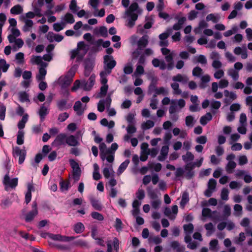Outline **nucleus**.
Masks as SVG:
<instances>
[{
  "mask_svg": "<svg viewBox=\"0 0 252 252\" xmlns=\"http://www.w3.org/2000/svg\"><path fill=\"white\" fill-rule=\"evenodd\" d=\"M24 132L23 130H19L17 135L16 143L18 145H22L24 142Z\"/></svg>",
  "mask_w": 252,
  "mask_h": 252,
  "instance_id": "864d4df0",
  "label": "nucleus"
},
{
  "mask_svg": "<svg viewBox=\"0 0 252 252\" xmlns=\"http://www.w3.org/2000/svg\"><path fill=\"white\" fill-rule=\"evenodd\" d=\"M227 75L232 78L234 81H237L239 79V74L238 70L233 68H229L227 70Z\"/></svg>",
  "mask_w": 252,
  "mask_h": 252,
  "instance_id": "7c9ffc66",
  "label": "nucleus"
},
{
  "mask_svg": "<svg viewBox=\"0 0 252 252\" xmlns=\"http://www.w3.org/2000/svg\"><path fill=\"white\" fill-rule=\"evenodd\" d=\"M120 243V242L117 237L114 238L112 242L110 240L107 241V252H112V251H113L112 245L113 246L114 249L116 251V252H119ZM100 252H105L101 251Z\"/></svg>",
  "mask_w": 252,
  "mask_h": 252,
  "instance_id": "4468645a",
  "label": "nucleus"
},
{
  "mask_svg": "<svg viewBox=\"0 0 252 252\" xmlns=\"http://www.w3.org/2000/svg\"><path fill=\"white\" fill-rule=\"evenodd\" d=\"M95 75L92 74L87 81L85 80L81 81V88L87 91L91 90L95 83Z\"/></svg>",
  "mask_w": 252,
  "mask_h": 252,
  "instance_id": "1a4fd4ad",
  "label": "nucleus"
},
{
  "mask_svg": "<svg viewBox=\"0 0 252 252\" xmlns=\"http://www.w3.org/2000/svg\"><path fill=\"white\" fill-rule=\"evenodd\" d=\"M129 163V160L128 159H126L125 161L122 162L119 166V168L118 169V174H121L127 168Z\"/></svg>",
  "mask_w": 252,
  "mask_h": 252,
  "instance_id": "8fccbe9b",
  "label": "nucleus"
},
{
  "mask_svg": "<svg viewBox=\"0 0 252 252\" xmlns=\"http://www.w3.org/2000/svg\"><path fill=\"white\" fill-rule=\"evenodd\" d=\"M22 20L25 23V25L22 28L23 31L24 32H29L33 25L32 21L30 19H25Z\"/></svg>",
  "mask_w": 252,
  "mask_h": 252,
  "instance_id": "473e14b6",
  "label": "nucleus"
},
{
  "mask_svg": "<svg viewBox=\"0 0 252 252\" xmlns=\"http://www.w3.org/2000/svg\"><path fill=\"white\" fill-rule=\"evenodd\" d=\"M16 63L19 64H23L24 63V54L22 52L18 53L15 55Z\"/></svg>",
  "mask_w": 252,
  "mask_h": 252,
  "instance_id": "e2e57ef3",
  "label": "nucleus"
},
{
  "mask_svg": "<svg viewBox=\"0 0 252 252\" xmlns=\"http://www.w3.org/2000/svg\"><path fill=\"white\" fill-rule=\"evenodd\" d=\"M210 81V76L208 74H205L201 77V82L199 87L201 88H205L207 86V83Z\"/></svg>",
  "mask_w": 252,
  "mask_h": 252,
  "instance_id": "c03bdc74",
  "label": "nucleus"
},
{
  "mask_svg": "<svg viewBox=\"0 0 252 252\" xmlns=\"http://www.w3.org/2000/svg\"><path fill=\"white\" fill-rule=\"evenodd\" d=\"M185 234H191L193 231L194 226L192 223L185 224L183 226Z\"/></svg>",
  "mask_w": 252,
  "mask_h": 252,
  "instance_id": "bf43d9fd",
  "label": "nucleus"
},
{
  "mask_svg": "<svg viewBox=\"0 0 252 252\" xmlns=\"http://www.w3.org/2000/svg\"><path fill=\"white\" fill-rule=\"evenodd\" d=\"M162 54L165 56V59L168 63L167 65L163 60H159L154 58L152 62L153 65L155 67H159L161 70H165L167 68L171 70L173 67V53H170V51L166 48H162L161 49Z\"/></svg>",
  "mask_w": 252,
  "mask_h": 252,
  "instance_id": "f257e3e1",
  "label": "nucleus"
},
{
  "mask_svg": "<svg viewBox=\"0 0 252 252\" xmlns=\"http://www.w3.org/2000/svg\"><path fill=\"white\" fill-rule=\"evenodd\" d=\"M111 98L110 95H108L105 99H101L97 104V110L102 112L104 111L105 107L109 108L111 103Z\"/></svg>",
  "mask_w": 252,
  "mask_h": 252,
  "instance_id": "f8f14e48",
  "label": "nucleus"
},
{
  "mask_svg": "<svg viewBox=\"0 0 252 252\" xmlns=\"http://www.w3.org/2000/svg\"><path fill=\"white\" fill-rule=\"evenodd\" d=\"M205 229L207 230V236H210L214 231V227L212 223L210 222L205 224L204 225Z\"/></svg>",
  "mask_w": 252,
  "mask_h": 252,
  "instance_id": "338daca9",
  "label": "nucleus"
},
{
  "mask_svg": "<svg viewBox=\"0 0 252 252\" xmlns=\"http://www.w3.org/2000/svg\"><path fill=\"white\" fill-rule=\"evenodd\" d=\"M212 119V116L210 112L207 113L205 115L202 116L200 119V124L203 125H206L208 122L211 121Z\"/></svg>",
  "mask_w": 252,
  "mask_h": 252,
  "instance_id": "4c0bfd02",
  "label": "nucleus"
},
{
  "mask_svg": "<svg viewBox=\"0 0 252 252\" xmlns=\"http://www.w3.org/2000/svg\"><path fill=\"white\" fill-rule=\"evenodd\" d=\"M57 105L58 109L61 111L68 109L71 107L70 104H67L66 100L63 99L59 100L57 102Z\"/></svg>",
  "mask_w": 252,
  "mask_h": 252,
  "instance_id": "a878e982",
  "label": "nucleus"
},
{
  "mask_svg": "<svg viewBox=\"0 0 252 252\" xmlns=\"http://www.w3.org/2000/svg\"><path fill=\"white\" fill-rule=\"evenodd\" d=\"M99 148L100 150V157H103V155L104 154L111 153V150L107 148L106 145L104 143H101L99 145Z\"/></svg>",
  "mask_w": 252,
  "mask_h": 252,
  "instance_id": "37998d69",
  "label": "nucleus"
},
{
  "mask_svg": "<svg viewBox=\"0 0 252 252\" xmlns=\"http://www.w3.org/2000/svg\"><path fill=\"white\" fill-rule=\"evenodd\" d=\"M106 165L107 167H105L103 168L102 172L105 178L108 179L111 176H114V172L113 170L112 164H107Z\"/></svg>",
  "mask_w": 252,
  "mask_h": 252,
  "instance_id": "a211bd4d",
  "label": "nucleus"
},
{
  "mask_svg": "<svg viewBox=\"0 0 252 252\" xmlns=\"http://www.w3.org/2000/svg\"><path fill=\"white\" fill-rule=\"evenodd\" d=\"M186 18L185 17H182L178 19V23L175 24L173 27L171 28L172 30H174L176 31H178L180 30L182 28L185 22L186 21Z\"/></svg>",
  "mask_w": 252,
  "mask_h": 252,
  "instance_id": "f704fd0d",
  "label": "nucleus"
},
{
  "mask_svg": "<svg viewBox=\"0 0 252 252\" xmlns=\"http://www.w3.org/2000/svg\"><path fill=\"white\" fill-rule=\"evenodd\" d=\"M154 126V123L151 120H147L146 122L143 123L141 127L143 130H146L153 127Z\"/></svg>",
  "mask_w": 252,
  "mask_h": 252,
  "instance_id": "680f3d73",
  "label": "nucleus"
},
{
  "mask_svg": "<svg viewBox=\"0 0 252 252\" xmlns=\"http://www.w3.org/2000/svg\"><path fill=\"white\" fill-rule=\"evenodd\" d=\"M73 79H71L66 76L61 77L59 79L62 89L67 88L71 83Z\"/></svg>",
  "mask_w": 252,
  "mask_h": 252,
  "instance_id": "4be33fe9",
  "label": "nucleus"
},
{
  "mask_svg": "<svg viewBox=\"0 0 252 252\" xmlns=\"http://www.w3.org/2000/svg\"><path fill=\"white\" fill-rule=\"evenodd\" d=\"M37 204L36 201L32 203V210L25 215V220L27 222H31L38 214Z\"/></svg>",
  "mask_w": 252,
  "mask_h": 252,
  "instance_id": "6e6552de",
  "label": "nucleus"
},
{
  "mask_svg": "<svg viewBox=\"0 0 252 252\" xmlns=\"http://www.w3.org/2000/svg\"><path fill=\"white\" fill-rule=\"evenodd\" d=\"M93 179L94 180L97 181L101 178V175L99 173V167L97 163L94 164V172H93Z\"/></svg>",
  "mask_w": 252,
  "mask_h": 252,
  "instance_id": "a19ab883",
  "label": "nucleus"
},
{
  "mask_svg": "<svg viewBox=\"0 0 252 252\" xmlns=\"http://www.w3.org/2000/svg\"><path fill=\"white\" fill-rule=\"evenodd\" d=\"M169 152L168 146H162L160 150V155L158 157V159L160 161H164L167 158Z\"/></svg>",
  "mask_w": 252,
  "mask_h": 252,
  "instance_id": "aec40b11",
  "label": "nucleus"
},
{
  "mask_svg": "<svg viewBox=\"0 0 252 252\" xmlns=\"http://www.w3.org/2000/svg\"><path fill=\"white\" fill-rule=\"evenodd\" d=\"M103 156V157H100L102 161H104L106 159L107 162L111 164L114 162L115 156L114 153L111 152V153L108 154H104Z\"/></svg>",
  "mask_w": 252,
  "mask_h": 252,
  "instance_id": "c9c22d12",
  "label": "nucleus"
},
{
  "mask_svg": "<svg viewBox=\"0 0 252 252\" xmlns=\"http://www.w3.org/2000/svg\"><path fill=\"white\" fill-rule=\"evenodd\" d=\"M73 109L79 116L81 115L84 112V110L82 109V103L80 101L75 102L73 106Z\"/></svg>",
  "mask_w": 252,
  "mask_h": 252,
  "instance_id": "79ce46f5",
  "label": "nucleus"
},
{
  "mask_svg": "<svg viewBox=\"0 0 252 252\" xmlns=\"http://www.w3.org/2000/svg\"><path fill=\"white\" fill-rule=\"evenodd\" d=\"M19 100L22 102H30L29 95L26 92H21L18 94Z\"/></svg>",
  "mask_w": 252,
  "mask_h": 252,
  "instance_id": "de8ad7c7",
  "label": "nucleus"
},
{
  "mask_svg": "<svg viewBox=\"0 0 252 252\" xmlns=\"http://www.w3.org/2000/svg\"><path fill=\"white\" fill-rule=\"evenodd\" d=\"M61 21L65 25L67 24H73L75 22L73 16L70 13H67L64 16H63Z\"/></svg>",
  "mask_w": 252,
  "mask_h": 252,
  "instance_id": "393cba45",
  "label": "nucleus"
},
{
  "mask_svg": "<svg viewBox=\"0 0 252 252\" xmlns=\"http://www.w3.org/2000/svg\"><path fill=\"white\" fill-rule=\"evenodd\" d=\"M144 146H145V151L147 152L148 154H149L152 157L154 158L157 155L158 153V150L157 148H153L151 149H148L147 148L148 145L146 143H143L141 147L142 149H144Z\"/></svg>",
  "mask_w": 252,
  "mask_h": 252,
  "instance_id": "c756f323",
  "label": "nucleus"
},
{
  "mask_svg": "<svg viewBox=\"0 0 252 252\" xmlns=\"http://www.w3.org/2000/svg\"><path fill=\"white\" fill-rule=\"evenodd\" d=\"M31 63L33 64H37L41 66L46 67L48 65L47 63L43 62L42 59L40 56H32L31 60Z\"/></svg>",
  "mask_w": 252,
  "mask_h": 252,
  "instance_id": "dca6fc26",
  "label": "nucleus"
},
{
  "mask_svg": "<svg viewBox=\"0 0 252 252\" xmlns=\"http://www.w3.org/2000/svg\"><path fill=\"white\" fill-rule=\"evenodd\" d=\"M194 166L192 163L187 164L185 166V170L187 171L186 177L187 179H191L194 175V172L192 170Z\"/></svg>",
  "mask_w": 252,
  "mask_h": 252,
  "instance_id": "bb28decb",
  "label": "nucleus"
},
{
  "mask_svg": "<svg viewBox=\"0 0 252 252\" xmlns=\"http://www.w3.org/2000/svg\"><path fill=\"white\" fill-rule=\"evenodd\" d=\"M10 11L12 15H19L23 12V8L20 4H17L13 6Z\"/></svg>",
  "mask_w": 252,
  "mask_h": 252,
  "instance_id": "72a5a7b5",
  "label": "nucleus"
},
{
  "mask_svg": "<svg viewBox=\"0 0 252 252\" xmlns=\"http://www.w3.org/2000/svg\"><path fill=\"white\" fill-rule=\"evenodd\" d=\"M69 162L72 169V178L75 182L80 179L81 171L78 163L73 159H70Z\"/></svg>",
  "mask_w": 252,
  "mask_h": 252,
  "instance_id": "39448f33",
  "label": "nucleus"
},
{
  "mask_svg": "<svg viewBox=\"0 0 252 252\" xmlns=\"http://www.w3.org/2000/svg\"><path fill=\"white\" fill-rule=\"evenodd\" d=\"M9 65L6 63V61L4 59H0V70H1L3 72L7 71Z\"/></svg>",
  "mask_w": 252,
  "mask_h": 252,
  "instance_id": "0e129e2a",
  "label": "nucleus"
},
{
  "mask_svg": "<svg viewBox=\"0 0 252 252\" xmlns=\"http://www.w3.org/2000/svg\"><path fill=\"white\" fill-rule=\"evenodd\" d=\"M172 80L174 82H179L185 84L188 81L189 78L185 75L178 74L177 75L173 76Z\"/></svg>",
  "mask_w": 252,
  "mask_h": 252,
  "instance_id": "cd10ccee",
  "label": "nucleus"
},
{
  "mask_svg": "<svg viewBox=\"0 0 252 252\" xmlns=\"http://www.w3.org/2000/svg\"><path fill=\"white\" fill-rule=\"evenodd\" d=\"M102 85V86L100 88V93L97 96L98 97L100 98L105 96L106 94L108 89V85L107 84H104Z\"/></svg>",
  "mask_w": 252,
  "mask_h": 252,
  "instance_id": "6e6d98bb",
  "label": "nucleus"
},
{
  "mask_svg": "<svg viewBox=\"0 0 252 252\" xmlns=\"http://www.w3.org/2000/svg\"><path fill=\"white\" fill-rule=\"evenodd\" d=\"M149 37L147 35H144L138 40L137 48L132 53L133 59L137 58L141 53V51L146 47L148 44Z\"/></svg>",
  "mask_w": 252,
  "mask_h": 252,
  "instance_id": "7ed1b4c3",
  "label": "nucleus"
},
{
  "mask_svg": "<svg viewBox=\"0 0 252 252\" xmlns=\"http://www.w3.org/2000/svg\"><path fill=\"white\" fill-rule=\"evenodd\" d=\"M73 230L76 233L80 234L84 231L85 227L82 222H77L74 225Z\"/></svg>",
  "mask_w": 252,
  "mask_h": 252,
  "instance_id": "a18cd8bd",
  "label": "nucleus"
},
{
  "mask_svg": "<svg viewBox=\"0 0 252 252\" xmlns=\"http://www.w3.org/2000/svg\"><path fill=\"white\" fill-rule=\"evenodd\" d=\"M171 88L173 90V94H181V90L179 89V85L176 82H174L171 85Z\"/></svg>",
  "mask_w": 252,
  "mask_h": 252,
  "instance_id": "774afa93",
  "label": "nucleus"
},
{
  "mask_svg": "<svg viewBox=\"0 0 252 252\" xmlns=\"http://www.w3.org/2000/svg\"><path fill=\"white\" fill-rule=\"evenodd\" d=\"M18 178H14L12 179H10L8 173H7L5 175L2 182L5 186V189L7 190L8 188H10L11 189H14L16 188V187L18 185Z\"/></svg>",
  "mask_w": 252,
  "mask_h": 252,
  "instance_id": "0eeeda50",
  "label": "nucleus"
},
{
  "mask_svg": "<svg viewBox=\"0 0 252 252\" xmlns=\"http://www.w3.org/2000/svg\"><path fill=\"white\" fill-rule=\"evenodd\" d=\"M66 144L68 146L75 147L79 144L77 138L73 135L66 136Z\"/></svg>",
  "mask_w": 252,
  "mask_h": 252,
  "instance_id": "b1692460",
  "label": "nucleus"
},
{
  "mask_svg": "<svg viewBox=\"0 0 252 252\" xmlns=\"http://www.w3.org/2000/svg\"><path fill=\"white\" fill-rule=\"evenodd\" d=\"M189 201V194L188 193H184L182 196V199L180 202V206L182 208H184L185 205Z\"/></svg>",
  "mask_w": 252,
  "mask_h": 252,
  "instance_id": "052dcab7",
  "label": "nucleus"
},
{
  "mask_svg": "<svg viewBox=\"0 0 252 252\" xmlns=\"http://www.w3.org/2000/svg\"><path fill=\"white\" fill-rule=\"evenodd\" d=\"M89 200L90 201V202L93 206V207L97 211H101L102 209V205L100 203V202L97 200L94 197L92 196L90 197L89 198Z\"/></svg>",
  "mask_w": 252,
  "mask_h": 252,
  "instance_id": "412c9836",
  "label": "nucleus"
},
{
  "mask_svg": "<svg viewBox=\"0 0 252 252\" xmlns=\"http://www.w3.org/2000/svg\"><path fill=\"white\" fill-rule=\"evenodd\" d=\"M224 96L228 98H225L224 102L226 104H229L232 100L236 99L237 95L235 93L232 92H229L227 90L224 91Z\"/></svg>",
  "mask_w": 252,
  "mask_h": 252,
  "instance_id": "f3484780",
  "label": "nucleus"
},
{
  "mask_svg": "<svg viewBox=\"0 0 252 252\" xmlns=\"http://www.w3.org/2000/svg\"><path fill=\"white\" fill-rule=\"evenodd\" d=\"M170 246L177 252H182L185 250V247L180 245L178 241H174L171 243Z\"/></svg>",
  "mask_w": 252,
  "mask_h": 252,
  "instance_id": "ea45409f",
  "label": "nucleus"
},
{
  "mask_svg": "<svg viewBox=\"0 0 252 252\" xmlns=\"http://www.w3.org/2000/svg\"><path fill=\"white\" fill-rule=\"evenodd\" d=\"M147 190L148 195L151 199L155 200L158 199V195L156 190L152 189V188L150 187L147 188Z\"/></svg>",
  "mask_w": 252,
  "mask_h": 252,
  "instance_id": "09e8293b",
  "label": "nucleus"
},
{
  "mask_svg": "<svg viewBox=\"0 0 252 252\" xmlns=\"http://www.w3.org/2000/svg\"><path fill=\"white\" fill-rule=\"evenodd\" d=\"M45 103L43 104L42 106L40 107V109L38 111V115H39L40 121L42 122L44 121L46 116L49 113V109L48 107L45 106Z\"/></svg>",
  "mask_w": 252,
  "mask_h": 252,
  "instance_id": "6ab92c4d",
  "label": "nucleus"
},
{
  "mask_svg": "<svg viewBox=\"0 0 252 252\" xmlns=\"http://www.w3.org/2000/svg\"><path fill=\"white\" fill-rule=\"evenodd\" d=\"M246 236L244 232H241L239 237H236L234 239V242L237 245H241L242 243L245 241Z\"/></svg>",
  "mask_w": 252,
  "mask_h": 252,
  "instance_id": "5fc2aeb1",
  "label": "nucleus"
},
{
  "mask_svg": "<svg viewBox=\"0 0 252 252\" xmlns=\"http://www.w3.org/2000/svg\"><path fill=\"white\" fill-rule=\"evenodd\" d=\"M236 166V163L233 161H229L226 166V170L227 173H231Z\"/></svg>",
  "mask_w": 252,
  "mask_h": 252,
  "instance_id": "13d9d810",
  "label": "nucleus"
},
{
  "mask_svg": "<svg viewBox=\"0 0 252 252\" xmlns=\"http://www.w3.org/2000/svg\"><path fill=\"white\" fill-rule=\"evenodd\" d=\"M173 30L171 28H168L166 31L161 34L159 35V38L160 40H166V39L172 33Z\"/></svg>",
  "mask_w": 252,
  "mask_h": 252,
  "instance_id": "603ef678",
  "label": "nucleus"
},
{
  "mask_svg": "<svg viewBox=\"0 0 252 252\" xmlns=\"http://www.w3.org/2000/svg\"><path fill=\"white\" fill-rule=\"evenodd\" d=\"M46 67L41 66L39 67V73L36 76V79L37 81H43L45 78V76L47 73L46 69Z\"/></svg>",
  "mask_w": 252,
  "mask_h": 252,
  "instance_id": "5701e85b",
  "label": "nucleus"
},
{
  "mask_svg": "<svg viewBox=\"0 0 252 252\" xmlns=\"http://www.w3.org/2000/svg\"><path fill=\"white\" fill-rule=\"evenodd\" d=\"M13 155L15 158L19 157L18 163L21 164L25 159L26 151L25 150H22L19 147H16L13 149Z\"/></svg>",
  "mask_w": 252,
  "mask_h": 252,
  "instance_id": "9d476101",
  "label": "nucleus"
},
{
  "mask_svg": "<svg viewBox=\"0 0 252 252\" xmlns=\"http://www.w3.org/2000/svg\"><path fill=\"white\" fill-rule=\"evenodd\" d=\"M49 237L55 241H59L61 242H69L70 241L73 240L75 239V237L74 236H63L60 234H49Z\"/></svg>",
  "mask_w": 252,
  "mask_h": 252,
  "instance_id": "2eb2a0df",
  "label": "nucleus"
},
{
  "mask_svg": "<svg viewBox=\"0 0 252 252\" xmlns=\"http://www.w3.org/2000/svg\"><path fill=\"white\" fill-rule=\"evenodd\" d=\"M185 101L183 99H172L171 104L169 109V114L176 113L180 109L185 107Z\"/></svg>",
  "mask_w": 252,
  "mask_h": 252,
  "instance_id": "20e7f679",
  "label": "nucleus"
},
{
  "mask_svg": "<svg viewBox=\"0 0 252 252\" xmlns=\"http://www.w3.org/2000/svg\"><path fill=\"white\" fill-rule=\"evenodd\" d=\"M104 68L111 73L112 69L116 66V62L113 59L112 56L105 55L104 57Z\"/></svg>",
  "mask_w": 252,
  "mask_h": 252,
  "instance_id": "423d86ee",
  "label": "nucleus"
},
{
  "mask_svg": "<svg viewBox=\"0 0 252 252\" xmlns=\"http://www.w3.org/2000/svg\"><path fill=\"white\" fill-rule=\"evenodd\" d=\"M182 159L185 162H187L193 160L194 156L191 152H187L186 155L182 156Z\"/></svg>",
  "mask_w": 252,
  "mask_h": 252,
  "instance_id": "69168bd1",
  "label": "nucleus"
},
{
  "mask_svg": "<svg viewBox=\"0 0 252 252\" xmlns=\"http://www.w3.org/2000/svg\"><path fill=\"white\" fill-rule=\"evenodd\" d=\"M220 19V17L218 14H209L206 18L207 21H211L214 23L218 22Z\"/></svg>",
  "mask_w": 252,
  "mask_h": 252,
  "instance_id": "49530a36",
  "label": "nucleus"
},
{
  "mask_svg": "<svg viewBox=\"0 0 252 252\" xmlns=\"http://www.w3.org/2000/svg\"><path fill=\"white\" fill-rule=\"evenodd\" d=\"M216 186L217 181L214 179H210L208 182L207 189L204 192V195L208 197H211L216 189Z\"/></svg>",
  "mask_w": 252,
  "mask_h": 252,
  "instance_id": "ddd939ff",
  "label": "nucleus"
},
{
  "mask_svg": "<svg viewBox=\"0 0 252 252\" xmlns=\"http://www.w3.org/2000/svg\"><path fill=\"white\" fill-rule=\"evenodd\" d=\"M209 249L213 252H217L219 249V242L217 239L212 240L209 243Z\"/></svg>",
  "mask_w": 252,
  "mask_h": 252,
  "instance_id": "e433bc0d",
  "label": "nucleus"
},
{
  "mask_svg": "<svg viewBox=\"0 0 252 252\" xmlns=\"http://www.w3.org/2000/svg\"><path fill=\"white\" fill-rule=\"evenodd\" d=\"M210 107L213 114H215L216 111L215 110L219 109L221 106V102L219 101L212 99L210 101Z\"/></svg>",
  "mask_w": 252,
  "mask_h": 252,
  "instance_id": "2f4dec72",
  "label": "nucleus"
},
{
  "mask_svg": "<svg viewBox=\"0 0 252 252\" xmlns=\"http://www.w3.org/2000/svg\"><path fill=\"white\" fill-rule=\"evenodd\" d=\"M14 42L15 45L13 46L12 49L14 51H17L19 48H21L24 44V42L21 38L16 39Z\"/></svg>",
  "mask_w": 252,
  "mask_h": 252,
  "instance_id": "4d7b16f0",
  "label": "nucleus"
},
{
  "mask_svg": "<svg viewBox=\"0 0 252 252\" xmlns=\"http://www.w3.org/2000/svg\"><path fill=\"white\" fill-rule=\"evenodd\" d=\"M66 134L64 133L59 134L54 141L52 143V145L56 147H60L61 146L66 145Z\"/></svg>",
  "mask_w": 252,
  "mask_h": 252,
  "instance_id": "9b49d317",
  "label": "nucleus"
},
{
  "mask_svg": "<svg viewBox=\"0 0 252 252\" xmlns=\"http://www.w3.org/2000/svg\"><path fill=\"white\" fill-rule=\"evenodd\" d=\"M110 73H108V71L105 70L101 71L100 73V82L101 84H107L108 82L107 76Z\"/></svg>",
  "mask_w": 252,
  "mask_h": 252,
  "instance_id": "3c124183",
  "label": "nucleus"
},
{
  "mask_svg": "<svg viewBox=\"0 0 252 252\" xmlns=\"http://www.w3.org/2000/svg\"><path fill=\"white\" fill-rule=\"evenodd\" d=\"M138 4L136 2H132L125 12L128 19L126 26L129 28H132L135 24L138 18Z\"/></svg>",
  "mask_w": 252,
  "mask_h": 252,
  "instance_id": "f03ea898",
  "label": "nucleus"
},
{
  "mask_svg": "<svg viewBox=\"0 0 252 252\" xmlns=\"http://www.w3.org/2000/svg\"><path fill=\"white\" fill-rule=\"evenodd\" d=\"M217 213V211L212 212L210 209L208 208H204L202 209V216L206 218H210L212 220H214L213 215Z\"/></svg>",
  "mask_w": 252,
  "mask_h": 252,
  "instance_id": "c85d7f7f",
  "label": "nucleus"
},
{
  "mask_svg": "<svg viewBox=\"0 0 252 252\" xmlns=\"http://www.w3.org/2000/svg\"><path fill=\"white\" fill-rule=\"evenodd\" d=\"M29 115L28 114H24L22 118V120L20 121L17 125L19 130H22L25 126V124L28 120Z\"/></svg>",
  "mask_w": 252,
  "mask_h": 252,
  "instance_id": "58836bf2",
  "label": "nucleus"
}]
</instances>
